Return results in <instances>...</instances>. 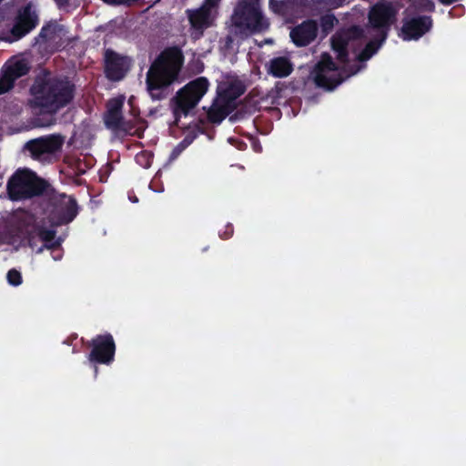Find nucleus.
<instances>
[{
	"label": "nucleus",
	"mask_w": 466,
	"mask_h": 466,
	"mask_svg": "<svg viewBox=\"0 0 466 466\" xmlns=\"http://www.w3.org/2000/svg\"><path fill=\"white\" fill-rule=\"evenodd\" d=\"M184 60L181 48L174 46L162 50L151 63L146 85L153 100L165 98L164 90L178 79Z\"/></svg>",
	"instance_id": "nucleus-2"
},
{
	"label": "nucleus",
	"mask_w": 466,
	"mask_h": 466,
	"mask_svg": "<svg viewBox=\"0 0 466 466\" xmlns=\"http://www.w3.org/2000/svg\"><path fill=\"white\" fill-rule=\"evenodd\" d=\"M292 70V66L286 57L279 56L270 60L268 73L275 77H286Z\"/></svg>",
	"instance_id": "nucleus-19"
},
{
	"label": "nucleus",
	"mask_w": 466,
	"mask_h": 466,
	"mask_svg": "<svg viewBox=\"0 0 466 466\" xmlns=\"http://www.w3.org/2000/svg\"><path fill=\"white\" fill-rule=\"evenodd\" d=\"M64 137L59 134L43 136L27 141L25 149L35 160H46L62 149Z\"/></svg>",
	"instance_id": "nucleus-9"
},
{
	"label": "nucleus",
	"mask_w": 466,
	"mask_h": 466,
	"mask_svg": "<svg viewBox=\"0 0 466 466\" xmlns=\"http://www.w3.org/2000/svg\"><path fill=\"white\" fill-rule=\"evenodd\" d=\"M282 87H283V84H281L280 82H278L276 84V89L278 92H281L282 91Z\"/></svg>",
	"instance_id": "nucleus-35"
},
{
	"label": "nucleus",
	"mask_w": 466,
	"mask_h": 466,
	"mask_svg": "<svg viewBox=\"0 0 466 466\" xmlns=\"http://www.w3.org/2000/svg\"><path fill=\"white\" fill-rule=\"evenodd\" d=\"M153 161V156L147 151H142L136 156V162L144 168L150 167Z\"/></svg>",
	"instance_id": "nucleus-25"
},
{
	"label": "nucleus",
	"mask_w": 466,
	"mask_h": 466,
	"mask_svg": "<svg viewBox=\"0 0 466 466\" xmlns=\"http://www.w3.org/2000/svg\"><path fill=\"white\" fill-rule=\"evenodd\" d=\"M397 15L398 9L393 3L379 0L369 11L367 30L382 35V40H386L391 26L397 21Z\"/></svg>",
	"instance_id": "nucleus-5"
},
{
	"label": "nucleus",
	"mask_w": 466,
	"mask_h": 466,
	"mask_svg": "<svg viewBox=\"0 0 466 466\" xmlns=\"http://www.w3.org/2000/svg\"><path fill=\"white\" fill-rule=\"evenodd\" d=\"M246 92V85L240 79L225 81L218 84L217 93L225 104L234 102Z\"/></svg>",
	"instance_id": "nucleus-16"
},
{
	"label": "nucleus",
	"mask_w": 466,
	"mask_h": 466,
	"mask_svg": "<svg viewBox=\"0 0 466 466\" xmlns=\"http://www.w3.org/2000/svg\"><path fill=\"white\" fill-rule=\"evenodd\" d=\"M62 238H54V240H51L48 243H44L43 248L52 250V252L61 251V244H62Z\"/></svg>",
	"instance_id": "nucleus-29"
},
{
	"label": "nucleus",
	"mask_w": 466,
	"mask_h": 466,
	"mask_svg": "<svg viewBox=\"0 0 466 466\" xmlns=\"http://www.w3.org/2000/svg\"><path fill=\"white\" fill-rule=\"evenodd\" d=\"M49 33H53L52 26L50 25H44L39 33V37L46 39Z\"/></svg>",
	"instance_id": "nucleus-33"
},
{
	"label": "nucleus",
	"mask_w": 466,
	"mask_h": 466,
	"mask_svg": "<svg viewBox=\"0 0 466 466\" xmlns=\"http://www.w3.org/2000/svg\"><path fill=\"white\" fill-rule=\"evenodd\" d=\"M386 40H382V35L374 34L373 38L367 43L362 51L357 56V59L360 62L369 60L377 51L380 49L381 45Z\"/></svg>",
	"instance_id": "nucleus-20"
},
{
	"label": "nucleus",
	"mask_w": 466,
	"mask_h": 466,
	"mask_svg": "<svg viewBox=\"0 0 466 466\" xmlns=\"http://www.w3.org/2000/svg\"><path fill=\"white\" fill-rule=\"evenodd\" d=\"M104 66L106 77L113 82L125 78L132 66V59L107 48L104 53Z\"/></svg>",
	"instance_id": "nucleus-11"
},
{
	"label": "nucleus",
	"mask_w": 466,
	"mask_h": 466,
	"mask_svg": "<svg viewBox=\"0 0 466 466\" xmlns=\"http://www.w3.org/2000/svg\"><path fill=\"white\" fill-rule=\"evenodd\" d=\"M258 0H239L238 5H258Z\"/></svg>",
	"instance_id": "nucleus-34"
},
{
	"label": "nucleus",
	"mask_w": 466,
	"mask_h": 466,
	"mask_svg": "<svg viewBox=\"0 0 466 466\" xmlns=\"http://www.w3.org/2000/svg\"><path fill=\"white\" fill-rule=\"evenodd\" d=\"M336 18L333 15H325L320 17V26L326 34L329 33L333 27Z\"/></svg>",
	"instance_id": "nucleus-26"
},
{
	"label": "nucleus",
	"mask_w": 466,
	"mask_h": 466,
	"mask_svg": "<svg viewBox=\"0 0 466 466\" xmlns=\"http://www.w3.org/2000/svg\"><path fill=\"white\" fill-rule=\"evenodd\" d=\"M192 140V138L186 137L177 146L174 147L171 152L170 158H177L182 153V151L191 144Z\"/></svg>",
	"instance_id": "nucleus-28"
},
{
	"label": "nucleus",
	"mask_w": 466,
	"mask_h": 466,
	"mask_svg": "<svg viewBox=\"0 0 466 466\" xmlns=\"http://www.w3.org/2000/svg\"><path fill=\"white\" fill-rule=\"evenodd\" d=\"M62 257L61 253L59 252L58 254L57 253H55V255H53V258L55 260H58L60 259Z\"/></svg>",
	"instance_id": "nucleus-36"
},
{
	"label": "nucleus",
	"mask_w": 466,
	"mask_h": 466,
	"mask_svg": "<svg viewBox=\"0 0 466 466\" xmlns=\"http://www.w3.org/2000/svg\"><path fill=\"white\" fill-rule=\"evenodd\" d=\"M57 4L64 5L67 3V0H56Z\"/></svg>",
	"instance_id": "nucleus-38"
},
{
	"label": "nucleus",
	"mask_w": 466,
	"mask_h": 466,
	"mask_svg": "<svg viewBox=\"0 0 466 466\" xmlns=\"http://www.w3.org/2000/svg\"><path fill=\"white\" fill-rule=\"evenodd\" d=\"M15 86V82L10 76L2 69L0 73V95L5 94L11 90Z\"/></svg>",
	"instance_id": "nucleus-23"
},
{
	"label": "nucleus",
	"mask_w": 466,
	"mask_h": 466,
	"mask_svg": "<svg viewBox=\"0 0 466 466\" xmlns=\"http://www.w3.org/2000/svg\"><path fill=\"white\" fill-rule=\"evenodd\" d=\"M219 2L220 0H204L199 7L186 10L190 27L198 33V37L203 35L206 29L214 25Z\"/></svg>",
	"instance_id": "nucleus-8"
},
{
	"label": "nucleus",
	"mask_w": 466,
	"mask_h": 466,
	"mask_svg": "<svg viewBox=\"0 0 466 466\" xmlns=\"http://www.w3.org/2000/svg\"><path fill=\"white\" fill-rule=\"evenodd\" d=\"M349 35L350 38L361 39L364 37L365 30L359 25H353L350 28Z\"/></svg>",
	"instance_id": "nucleus-30"
},
{
	"label": "nucleus",
	"mask_w": 466,
	"mask_h": 466,
	"mask_svg": "<svg viewBox=\"0 0 466 466\" xmlns=\"http://www.w3.org/2000/svg\"><path fill=\"white\" fill-rule=\"evenodd\" d=\"M233 233H234L233 226L231 224H228L226 226L225 230L223 232L219 233V237L222 239H228L233 236Z\"/></svg>",
	"instance_id": "nucleus-32"
},
{
	"label": "nucleus",
	"mask_w": 466,
	"mask_h": 466,
	"mask_svg": "<svg viewBox=\"0 0 466 466\" xmlns=\"http://www.w3.org/2000/svg\"><path fill=\"white\" fill-rule=\"evenodd\" d=\"M14 82L21 76L28 74L30 67L24 61H16L14 64L3 68Z\"/></svg>",
	"instance_id": "nucleus-21"
},
{
	"label": "nucleus",
	"mask_w": 466,
	"mask_h": 466,
	"mask_svg": "<svg viewBox=\"0 0 466 466\" xmlns=\"http://www.w3.org/2000/svg\"><path fill=\"white\" fill-rule=\"evenodd\" d=\"M336 54L338 61L343 64L340 69L331 56L324 53L312 71L316 86L329 91L333 90L346 78L356 74L359 70V68H350V71L347 69L346 65L349 62L348 47L338 50Z\"/></svg>",
	"instance_id": "nucleus-3"
},
{
	"label": "nucleus",
	"mask_w": 466,
	"mask_h": 466,
	"mask_svg": "<svg viewBox=\"0 0 466 466\" xmlns=\"http://www.w3.org/2000/svg\"><path fill=\"white\" fill-rule=\"evenodd\" d=\"M38 15L33 9L31 3L18 10L15 17L13 27L10 30V42L17 41L29 34L38 25Z\"/></svg>",
	"instance_id": "nucleus-12"
},
{
	"label": "nucleus",
	"mask_w": 466,
	"mask_h": 466,
	"mask_svg": "<svg viewBox=\"0 0 466 466\" xmlns=\"http://www.w3.org/2000/svg\"><path fill=\"white\" fill-rule=\"evenodd\" d=\"M331 45H332V49L335 51V53L338 52V50H341L342 48L348 47L347 41L342 38L333 39Z\"/></svg>",
	"instance_id": "nucleus-31"
},
{
	"label": "nucleus",
	"mask_w": 466,
	"mask_h": 466,
	"mask_svg": "<svg viewBox=\"0 0 466 466\" xmlns=\"http://www.w3.org/2000/svg\"><path fill=\"white\" fill-rule=\"evenodd\" d=\"M318 31L317 22L308 19L290 31V38L297 46H307L316 39Z\"/></svg>",
	"instance_id": "nucleus-15"
},
{
	"label": "nucleus",
	"mask_w": 466,
	"mask_h": 466,
	"mask_svg": "<svg viewBox=\"0 0 466 466\" xmlns=\"http://www.w3.org/2000/svg\"><path fill=\"white\" fill-rule=\"evenodd\" d=\"M270 5H273V0H270Z\"/></svg>",
	"instance_id": "nucleus-39"
},
{
	"label": "nucleus",
	"mask_w": 466,
	"mask_h": 466,
	"mask_svg": "<svg viewBox=\"0 0 466 466\" xmlns=\"http://www.w3.org/2000/svg\"><path fill=\"white\" fill-rule=\"evenodd\" d=\"M48 219L52 226L59 227L72 222L79 212L76 199L65 193L51 196Z\"/></svg>",
	"instance_id": "nucleus-6"
},
{
	"label": "nucleus",
	"mask_w": 466,
	"mask_h": 466,
	"mask_svg": "<svg viewBox=\"0 0 466 466\" xmlns=\"http://www.w3.org/2000/svg\"><path fill=\"white\" fill-rule=\"evenodd\" d=\"M198 102L199 101H198L196 98L190 96L187 93H184L183 90H180L178 92L177 104L174 109L176 120L177 121L181 115L187 116L193 108L197 106Z\"/></svg>",
	"instance_id": "nucleus-17"
},
{
	"label": "nucleus",
	"mask_w": 466,
	"mask_h": 466,
	"mask_svg": "<svg viewBox=\"0 0 466 466\" xmlns=\"http://www.w3.org/2000/svg\"><path fill=\"white\" fill-rule=\"evenodd\" d=\"M56 235V231L55 229H50L44 227L38 228V237L44 243H48L51 240H54Z\"/></svg>",
	"instance_id": "nucleus-27"
},
{
	"label": "nucleus",
	"mask_w": 466,
	"mask_h": 466,
	"mask_svg": "<svg viewBox=\"0 0 466 466\" xmlns=\"http://www.w3.org/2000/svg\"><path fill=\"white\" fill-rule=\"evenodd\" d=\"M76 90L75 83L68 76H36L30 86L27 104L36 114L54 116L73 102Z\"/></svg>",
	"instance_id": "nucleus-1"
},
{
	"label": "nucleus",
	"mask_w": 466,
	"mask_h": 466,
	"mask_svg": "<svg viewBox=\"0 0 466 466\" xmlns=\"http://www.w3.org/2000/svg\"><path fill=\"white\" fill-rule=\"evenodd\" d=\"M123 106L124 100L120 97L109 100L104 122L108 129L127 134L131 132L134 126L130 121L125 120L122 113Z\"/></svg>",
	"instance_id": "nucleus-13"
},
{
	"label": "nucleus",
	"mask_w": 466,
	"mask_h": 466,
	"mask_svg": "<svg viewBox=\"0 0 466 466\" xmlns=\"http://www.w3.org/2000/svg\"><path fill=\"white\" fill-rule=\"evenodd\" d=\"M91 348L88 360L95 364L110 365L115 360L116 343L110 333L99 334L87 342Z\"/></svg>",
	"instance_id": "nucleus-10"
},
{
	"label": "nucleus",
	"mask_w": 466,
	"mask_h": 466,
	"mask_svg": "<svg viewBox=\"0 0 466 466\" xmlns=\"http://www.w3.org/2000/svg\"><path fill=\"white\" fill-rule=\"evenodd\" d=\"M6 279L9 285L14 287H17L23 282L22 274L16 268H11L8 270L6 274Z\"/></svg>",
	"instance_id": "nucleus-24"
},
{
	"label": "nucleus",
	"mask_w": 466,
	"mask_h": 466,
	"mask_svg": "<svg viewBox=\"0 0 466 466\" xmlns=\"http://www.w3.org/2000/svg\"><path fill=\"white\" fill-rule=\"evenodd\" d=\"M129 199H130L132 202H134V203H136V202H137V201H138V199H137V198L136 196L129 197Z\"/></svg>",
	"instance_id": "nucleus-37"
},
{
	"label": "nucleus",
	"mask_w": 466,
	"mask_h": 466,
	"mask_svg": "<svg viewBox=\"0 0 466 466\" xmlns=\"http://www.w3.org/2000/svg\"><path fill=\"white\" fill-rule=\"evenodd\" d=\"M433 22L430 15H417L403 20L400 36L404 41L419 40L432 27Z\"/></svg>",
	"instance_id": "nucleus-14"
},
{
	"label": "nucleus",
	"mask_w": 466,
	"mask_h": 466,
	"mask_svg": "<svg viewBox=\"0 0 466 466\" xmlns=\"http://www.w3.org/2000/svg\"><path fill=\"white\" fill-rule=\"evenodd\" d=\"M232 25L239 32H261L268 26L258 5H237L231 16Z\"/></svg>",
	"instance_id": "nucleus-7"
},
{
	"label": "nucleus",
	"mask_w": 466,
	"mask_h": 466,
	"mask_svg": "<svg viewBox=\"0 0 466 466\" xmlns=\"http://www.w3.org/2000/svg\"><path fill=\"white\" fill-rule=\"evenodd\" d=\"M208 86L209 83L208 79L204 76H200L187 83L181 90L196 98L198 101H200L207 93Z\"/></svg>",
	"instance_id": "nucleus-18"
},
{
	"label": "nucleus",
	"mask_w": 466,
	"mask_h": 466,
	"mask_svg": "<svg viewBox=\"0 0 466 466\" xmlns=\"http://www.w3.org/2000/svg\"><path fill=\"white\" fill-rule=\"evenodd\" d=\"M49 184L28 168H18L8 179L6 190L13 201L30 199L43 195Z\"/></svg>",
	"instance_id": "nucleus-4"
},
{
	"label": "nucleus",
	"mask_w": 466,
	"mask_h": 466,
	"mask_svg": "<svg viewBox=\"0 0 466 466\" xmlns=\"http://www.w3.org/2000/svg\"><path fill=\"white\" fill-rule=\"evenodd\" d=\"M228 112L222 106H211L208 112V118L211 123L219 124L226 118Z\"/></svg>",
	"instance_id": "nucleus-22"
}]
</instances>
